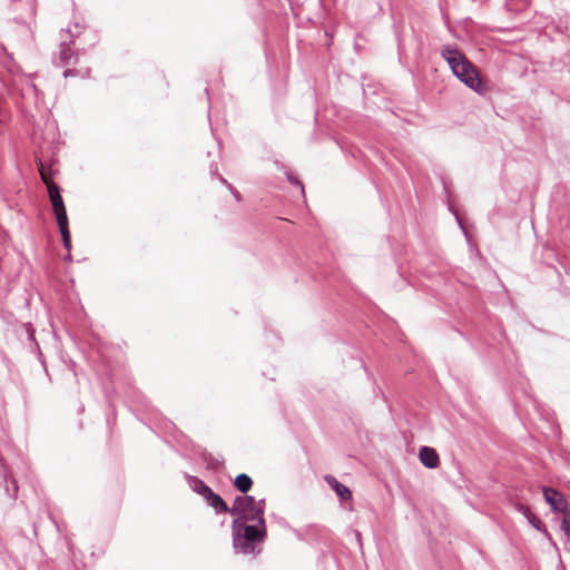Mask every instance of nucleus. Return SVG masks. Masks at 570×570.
<instances>
[{
	"label": "nucleus",
	"instance_id": "obj_13",
	"mask_svg": "<svg viewBox=\"0 0 570 570\" xmlns=\"http://www.w3.org/2000/svg\"><path fill=\"white\" fill-rule=\"evenodd\" d=\"M4 492L10 500H14L17 498L18 484L13 478H8L4 474Z\"/></svg>",
	"mask_w": 570,
	"mask_h": 570
},
{
	"label": "nucleus",
	"instance_id": "obj_17",
	"mask_svg": "<svg viewBox=\"0 0 570 570\" xmlns=\"http://www.w3.org/2000/svg\"><path fill=\"white\" fill-rule=\"evenodd\" d=\"M288 180H289L292 184H294V185H296V186H299V187H301L302 193H304V187H303L302 183H301L297 178L292 177V176H288Z\"/></svg>",
	"mask_w": 570,
	"mask_h": 570
},
{
	"label": "nucleus",
	"instance_id": "obj_3",
	"mask_svg": "<svg viewBox=\"0 0 570 570\" xmlns=\"http://www.w3.org/2000/svg\"><path fill=\"white\" fill-rule=\"evenodd\" d=\"M40 175L43 183L47 185L49 198L52 205V209L57 220L67 219V210L65 207V203L62 196L60 195V189L58 185H56L52 180L49 179L48 175L45 173L43 166L40 163Z\"/></svg>",
	"mask_w": 570,
	"mask_h": 570
},
{
	"label": "nucleus",
	"instance_id": "obj_16",
	"mask_svg": "<svg viewBox=\"0 0 570 570\" xmlns=\"http://www.w3.org/2000/svg\"><path fill=\"white\" fill-rule=\"evenodd\" d=\"M57 223H58V226H59V230H60L62 240L71 239L70 230H69V224H68V218L67 219L57 220Z\"/></svg>",
	"mask_w": 570,
	"mask_h": 570
},
{
	"label": "nucleus",
	"instance_id": "obj_21",
	"mask_svg": "<svg viewBox=\"0 0 570 570\" xmlns=\"http://www.w3.org/2000/svg\"><path fill=\"white\" fill-rule=\"evenodd\" d=\"M63 259H65V261H67V262L71 261V254H70V252H68V254L65 256V258H63Z\"/></svg>",
	"mask_w": 570,
	"mask_h": 570
},
{
	"label": "nucleus",
	"instance_id": "obj_24",
	"mask_svg": "<svg viewBox=\"0 0 570 570\" xmlns=\"http://www.w3.org/2000/svg\"><path fill=\"white\" fill-rule=\"evenodd\" d=\"M455 219L458 220V224H459V225H462V222L460 220V217H459V216H455Z\"/></svg>",
	"mask_w": 570,
	"mask_h": 570
},
{
	"label": "nucleus",
	"instance_id": "obj_9",
	"mask_svg": "<svg viewBox=\"0 0 570 570\" xmlns=\"http://www.w3.org/2000/svg\"><path fill=\"white\" fill-rule=\"evenodd\" d=\"M253 480L246 473H240L235 478L234 487L245 495L252 489Z\"/></svg>",
	"mask_w": 570,
	"mask_h": 570
},
{
	"label": "nucleus",
	"instance_id": "obj_25",
	"mask_svg": "<svg viewBox=\"0 0 570 570\" xmlns=\"http://www.w3.org/2000/svg\"><path fill=\"white\" fill-rule=\"evenodd\" d=\"M455 219L458 220V224H459V225H462V222L460 220V217H459V216H455Z\"/></svg>",
	"mask_w": 570,
	"mask_h": 570
},
{
	"label": "nucleus",
	"instance_id": "obj_20",
	"mask_svg": "<svg viewBox=\"0 0 570 570\" xmlns=\"http://www.w3.org/2000/svg\"><path fill=\"white\" fill-rule=\"evenodd\" d=\"M63 243V247L70 252L71 250V239H68V240H62Z\"/></svg>",
	"mask_w": 570,
	"mask_h": 570
},
{
	"label": "nucleus",
	"instance_id": "obj_19",
	"mask_svg": "<svg viewBox=\"0 0 570 570\" xmlns=\"http://www.w3.org/2000/svg\"><path fill=\"white\" fill-rule=\"evenodd\" d=\"M76 75V70L75 69H67L63 71V77L67 78V77H71V76H75Z\"/></svg>",
	"mask_w": 570,
	"mask_h": 570
},
{
	"label": "nucleus",
	"instance_id": "obj_2",
	"mask_svg": "<svg viewBox=\"0 0 570 570\" xmlns=\"http://www.w3.org/2000/svg\"><path fill=\"white\" fill-rule=\"evenodd\" d=\"M441 56L449 63L453 75L468 88L479 95L488 92L487 83L481 79L479 71L471 61L454 46H444Z\"/></svg>",
	"mask_w": 570,
	"mask_h": 570
},
{
	"label": "nucleus",
	"instance_id": "obj_18",
	"mask_svg": "<svg viewBox=\"0 0 570 570\" xmlns=\"http://www.w3.org/2000/svg\"><path fill=\"white\" fill-rule=\"evenodd\" d=\"M26 2L29 6L30 13L35 14V12H36V1L35 0H26Z\"/></svg>",
	"mask_w": 570,
	"mask_h": 570
},
{
	"label": "nucleus",
	"instance_id": "obj_7",
	"mask_svg": "<svg viewBox=\"0 0 570 570\" xmlns=\"http://www.w3.org/2000/svg\"><path fill=\"white\" fill-rule=\"evenodd\" d=\"M325 481L328 484V487L333 491H335V493L341 499V501L352 500V491L346 485L341 483L335 476L326 475Z\"/></svg>",
	"mask_w": 570,
	"mask_h": 570
},
{
	"label": "nucleus",
	"instance_id": "obj_22",
	"mask_svg": "<svg viewBox=\"0 0 570 570\" xmlns=\"http://www.w3.org/2000/svg\"><path fill=\"white\" fill-rule=\"evenodd\" d=\"M455 219L458 220V224H459V225H462V222L460 220V217H459V216H455Z\"/></svg>",
	"mask_w": 570,
	"mask_h": 570
},
{
	"label": "nucleus",
	"instance_id": "obj_11",
	"mask_svg": "<svg viewBox=\"0 0 570 570\" xmlns=\"http://www.w3.org/2000/svg\"><path fill=\"white\" fill-rule=\"evenodd\" d=\"M70 42H72V39L69 42H67L66 39H62L60 42V61L62 65H69L72 62L73 52L70 48Z\"/></svg>",
	"mask_w": 570,
	"mask_h": 570
},
{
	"label": "nucleus",
	"instance_id": "obj_6",
	"mask_svg": "<svg viewBox=\"0 0 570 570\" xmlns=\"http://www.w3.org/2000/svg\"><path fill=\"white\" fill-rule=\"evenodd\" d=\"M419 459H420L421 463L429 469H434L440 463V458H439L438 452L433 448L425 446V445L421 446V449L419 451Z\"/></svg>",
	"mask_w": 570,
	"mask_h": 570
},
{
	"label": "nucleus",
	"instance_id": "obj_12",
	"mask_svg": "<svg viewBox=\"0 0 570 570\" xmlns=\"http://www.w3.org/2000/svg\"><path fill=\"white\" fill-rule=\"evenodd\" d=\"M202 458H203V461L206 463L207 469L215 470V471L219 470L224 462L220 456H215L214 454H212L209 452H204Z\"/></svg>",
	"mask_w": 570,
	"mask_h": 570
},
{
	"label": "nucleus",
	"instance_id": "obj_14",
	"mask_svg": "<svg viewBox=\"0 0 570 570\" xmlns=\"http://www.w3.org/2000/svg\"><path fill=\"white\" fill-rule=\"evenodd\" d=\"M210 173H212L213 175H214V174H215V175H217V176H218V178H219V180H220L225 186H227V188L232 191V194L235 196V198H236L237 200H239V198H240L239 193H238V191H237V190H236V189H235V188H234V187H233V186H232V185H230V184H229V183H228V181H227L223 176L218 175V168H217V165L213 164V165L210 166Z\"/></svg>",
	"mask_w": 570,
	"mask_h": 570
},
{
	"label": "nucleus",
	"instance_id": "obj_10",
	"mask_svg": "<svg viewBox=\"0 0 570 570\" xmlns=\"http://www.w3.org/2000/svg\"><path fill=\"white\" fill-rule=\"evenodd\" d=\"M188 484L190 489L199 494L202 498L210 490V488L197 476H188Z\"/></svg>",
	"mask_w": 570,
	"mask_h": 570
},
{
	"label": "nucleus",
	"instance_id": "obj_23",
	"mask_svg": "<svg viewBox=\"0 0 570 570\" xmlns=\"http://www.w3.org/2000/svg\"><path fill=\"white\" fill-rule=\"evenodd\" d=\"M455 219L458 220V224H459V225H462V222L460 220V217H459V216H455Z\"/></svg>",
	"mask_w": 570,
	"mask_h": 570
},
{
	"label": "nucleus",
	"instance_id": "obj_1",
	"mask_svg": "<svg viewBox=\"0 0 570 570\" xmlns=\"http://www.w3.org/2000/svg\"><path fill=\"white\" fill-rule=\"evenodd\" d=\"M266 500L253 495H237L230 507L233 547L237 553L258 556V547L267 538Z\"/></svg>",
	"mask_w": 570,
	"mask_h": 570
},
{
	"label": "nucleus",
	"instance_id": "obj_26",
	"mask_svg": "<svg viewBox=\"0 0 570 570\" xmlns=\"http://www.w3.org/2000/svg\"><path fill=\"white\" fill-rule=\"evenodd\" d=\"M66 33L70 35V38H73V36L70 32V30H67Z\"/></svg>",
	"mask_w": 570,
	"mask_h": 570
},
{
	"label": "nucleus",
	"instance_id": "obj_15",
	"mask_svg": "<svg viewBox=\"0 0 570 570\" xmlns=\"http://www.w3.org/2000/svg\"><path fill=\"white\" fill-rule=\"evenodd\" d=\"M561 513L563 514L561 520V530L564 532L566 537L570 539V510L567 509Z\"/></svg>",
	"mask_w": 570,
	"mask_h": 570
},
{
	"label": "nucleus",
	"instance_id": "obj_8",
	"mask_svg": "<svg viewBox=\"0 0 570 570\" xmlns=\"http://www.w3.org/2000/svg\"><path fill=\"white\" fill-rule=\"evenodd\" d=\"M517 510L524 515L528 522L538 531L548 534L544 523L533 513L530 508L523 504H518Z\"/></svg>",
	"mask_w": 570,
	"mask_h": 570
},
{
	"label": "nucleus",
	"instance_id": "obj_4",
	"mask_svg": "<svg viewBox=\"0 0 570 570\" xmlns=\"http://www.w3.org/2000/svg\"><path fill=\"white\" fill-rule=\"evenodd\" d=\"M543 497L553 511L564 512L568 509V502L559 491L551 488H544Z\"/></svg>",
	"mask_w": 570,
	"mask_h": 570
},
{
	"label": "nucleus",
	"instance_id": "obj_5",
	"mask_svg": "<svg viewBox=\"0 0 570 570\" xmlns=\"http://www.w3.org/2000/svg\"><path fill=\"white\" fill-rule=\"evenodd\" d=\"M203 499L209 507H212L215 510L217 514H230V508L227 505L224 499L218 493L214 492L212 489L203 497Z\"/></svg>",
	"mask_w": 570,
	"mask_h": 570
}]
</instances>
